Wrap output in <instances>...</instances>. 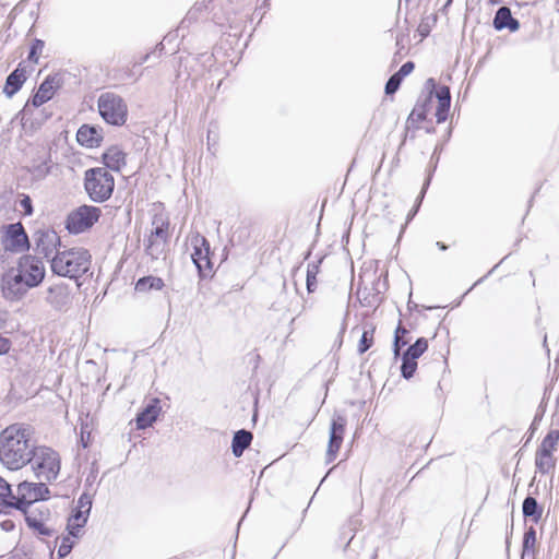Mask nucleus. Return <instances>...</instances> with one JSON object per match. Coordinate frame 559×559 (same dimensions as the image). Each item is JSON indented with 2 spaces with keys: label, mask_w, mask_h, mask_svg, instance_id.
Listing matches in <instances>:
<instances>
[{
  "label": "nucleus",
  "mask_w": 559,
  "mask_h": 559,
  "mask_svg": "<svg viewBox=\"0 0 559 559\" xmlns=\"http://www.w3.org/2000/svg\"><path fill=\"white\" fill-rule=\"evenodd\" d=\"M33 429L25 424H13L0 433V462L10 471H19L29 464L36 441Z\"/></svg>",
  "instance_id": "obj_1"
},
{
  "label": "nucleus",
  "mask_w": 559,
  "mask_h": 559,
  "mask_svg": "<svg viewBox=\"0 0 559 559\" xmlns=\"http://www.w3.org/2000/svg\"><path fill=\"white\" fill-rule=\"evenodd\" d=\"M91 254L84 248H71L57 252L51 259V271L69 278H79L85 274L91 266Z\"/></svg>",
  "instance_id": "obj_2"
},
{
  "label": "nucleus",
  "mask_w": 559,
  "mask_h": 559,
  "mask_svg": "<svg viewBox=\"0 0 559 559\" xmlns=\"http://www.w3.org/2000/svg\"><path fill=\"white\" fill-rule=\"evenodd\" d=\"M84 189L93 202L103 203L112 195L114 176L104 167L90 168L84 173Z\"/></svg>",
  "instance_id": "obj_3"
},
{
  "label": "nucleus",
  "mask_w": 559,
  "mask_h": 559,
  "mask_svg": "<svg viewBox=\"0 0 559 559\" xmlns=\"http://www.w3.org/2000/svg\"><path fill=\"white\" fill-rule=\"evenodd\" d=\"M32 456L29 464L38 479L51 483L58 478L61 461L57 451L46 445L36 444Z\"/></svg>",
  "instance_id": "obj_4"
},
{
  "label": "nucleus",
  "mask_w": 559,
  "mask_h": 559,
  "mask_svg": "<svg viewBox=\"0 0 559 559\" xmlns=\"http://www.w3.org/2000/svg\"><path fill=\"white\" fill-rule=\"evenodd\" d=\"M50 490L44 483L22 481L19 484L16 495L12 493L5 499V507H11L22 511L31 504L45 501L49 497Z\"/></svg>",
  "instance_id": "obj_5"
},
{
  "label": "nucleus",
  "mask_w": 559,
  "mask_h": 559,
  "mask_svg": "<svg viewBox=\"0 0 559 559\" xmlns=\"http://www.w3.org/2000/svg\"><path fill=\"white\" fill-rule=\"evenodd\" d=\"M98 110L103 119L114 126H121L127 120V105L114 93H104L98 99Z\"/></svg>",
  "instance_id": "obj_6"
},
{
  "label": "nucleus",
  "mask_w": 559,
  "mask_h": 559,
  "mask_svg": "<svg viewBox=\"0 0 559 559\" xmlns=\"http://www.w3.org/2000/svg\"><path fill=\"white\" fill-rule=\"evenodd\" d=\"M102 210L93 205H81L69 213L66 228L70 234H81L90 229L100 217Z\"/></svg>",
  "instance_id": "obj_7"
},
{
  "label": "nucleus",
  "mask_w": 559,
  "mask_h": 559,
  "mask_svg": "<svg viewBox=\"0 0 559 559\" xmlns=\"http://www.w3.org/2000/svg\"><path fill=\"white\" fill-rule=\"evenodd\" d=\"M15 269L21 273L26 286L31 288L37 287L45 278V265L43 261L35 255H22Z\"/></svg>",
  "instance_id": "obj_8"
},
{
  "label": "nucleus",
  "mask_w": 559,
  "mask_h": 559,
  "mask_svg": "<svg viewBox=\"0 0 559 559\" xmlns=\"http://www.w3.org/2000/svg\"><path fill=\"white\" fill-rule=\"evenodd\" d=\"M31 287L26 286L24 278L15 267H12L2 275L1 292L2 296L9 301L22 299Z\"/></svg>",
  "instance_id": "obj_9"
},
{
  "label": "nucleus",
  "mask_w": 559,
  "mask_h": 559,
  "mask_svg": "<svg viewBox=\"0 0 559 559\" xmlns=\"http://www.w3.org/2000/svg\"><path fill=\"white\" fill-rule=\"evenodd\" d=\"M191 243L193 246L191 259L197 266L200 276L206 277L213 270L210 259V243L207 239L200 234H195L191 237Z\"/></svg>",
  "instance_id": "obj_10"
},
{
  "label": "nucleus",
  "mask_w": 559,
  "mask_h": 559,
  "mask_svg": "<svg viewBox=\"0 0 559 559\" xmlns=\"http://www.w3.org/2000/svg\"><path fill=\"white\" fill-rule=\"evenodd\" d=\"M34 250L37 254L51 262L52 257L60 252V237L53 229H37L34 235Z\"/></svg>",
  "instance_id": "obj_11"
},
{
  "label": "nucleus",
  "mask_w": 559,
  "mask_h": 559,
  "mask_svg": "<svg viewBox=\"0 0 559 559\" xmlns=\"http://www.w3.org/2000/svg\"><path fill=\"white\" fill-rule=\"evenodd\" d=\"M2 245L7 251L16 253L29 249V240L21 223L9 224L5 226Z\"/></svg>",
  "instance_id": "obj_12"
},
{
  "label": "nucleus",
  "mask_w": 559,
  "mask_h": 559,
  "mask_svg": "<svg viewBox=\"0 0 559 559\" xmlns=\"http://www.w3.org/2000/svg\"><path fill=\"white\" fill-rule=\"evenodd\" d=\"M72 293L68 285L56 284L47 289L46 302L56 311L67 312L72 306Z\"/></svg>",
  "instance_id": "obj_13"
},
{
  "label": "nucleus",
  "mask_w": 559,
  "mask_h": 559,
  "mask_svg": "<svg viewBox=\"0 0 559 559\" xmlns=\"http://www.w3.org/2000/svg\"><path fill=\"white\" fill-rule=\"evenodd\" d=\"M346 423V418L343 415H336L332 419L330 427L329 444L326 450L328 463H331L336 457V454L343 442Z\"/></svg>",
  "instance_id": "obj_14"
},
{
  "label": "nucleus",
  "mask_w": 559,
  "mask_h": 559,
  "mask_svg": "<svg viewBox=\"0 0 559 559\" xmlns=\"http://www.w3.org/2000/svg\"><path fill=\"white\" fill-rule=\"evenodd\" d=\"M59 86V80L57 76L48 75L39 85L37 92L31 99V104L34 107H39L43 104L50 100L55 94L56 88Z\"/></svg>",
  "instance_id": "obj_15"
},
{
  "label": "nucleus",
  "mask_w": 559,
  "mask_h": 559,
  "mask_svg": "<svg viewBox=\"0 0 559 559\" xmlns=\"http://www.w3.org/2000/svg\"><path fill=\"white\" fill-rule=\"evenodd\" d=\"M26 520V524H45L51 521V512L45 501L31 504L21 511Z\"/></svg>",
  "instance_id": "obj_16"
},
{
  "label": "nucleus",
  "mask_w": 559,
  "mask_h": 559,
  "mask_svg": "<svg viewBox=\"0 0 559 559\" xmlns=\"http://www.w3.org/2000/svg\"><path fill=\"white\" fill-rule=\"evenodd\" d=\"M126 153L117 145L110 146L103 154L104 168L120 171L127 164Z\"/></svg>",
  "instance_id": "obj_17"
},
{
  "label": "nucleus",
  "mask_w": 559,
  "mask_h": 559,
  "mask_svg": "<svg viewBox=\"0 0 559 559\" xmlns=\"http://www.w3.org/2000/svg\"><path fill=\"white\" fill-rule=\"evenodd\" d=\"M76 140L81 145L92 148L100 144L103 135L97 128L88 124H83L78 130Z\"/></svg>",
  "instance_id": "obj_18"
},
{
  "label": "nucleus",
  "mask_w": 559,
  "mask_h": 559,
  "mask_svg": "<svg viewBox=\"0 0 559 559\" xmlns=\"http://www.w3.org/2000/svg\"><path fill=\"white\" fill-rule=\"evenodd\" d=\"M493 26L497 31L509 28L511 32H515L520 28V22L512 16L508 7H501L493 17Z\"/></svg>",
  "instance_id": "obj_19"
},
{
  "label": "nucleus",
  "mask_w": 559,
  "mask_h": 559,
  "mask_svg": "<svg viewBox=\"0 0 559 559\" xmlns=\"http://www.w3.org/2000/svg\"><path fill=\"white\" fill-rule=\"evenodd\" d=\"M26 81V71L21 68V64L11 72L5 81V86L3 88L4 94L8 97H12L15 93H17Z\"/></svg>",
  "instance_id": "obj_20"
},
{
  "label": "nucleus",
  "mask_w": 559,
  "mask_h": 559,
  "mask_svg": "<svg viewBox=\"0 0 559 559\" xmlns=\"http://www.w3.org/2000/svg\"><path fill=\"white\" fill-rule=\"evenodd\" d=\"M160 407L158 406V400H153L141 413L136 416V427L139 429H145L157 419Z\"/></svg>",
  "instance_id": "obj_21"
},
{
  "label": "nucleus",
  "mask_w": 559,
  "mask_h": 559,
  "mask_svg": "<svg viewBox=\"0 0 559 559\" xmlns=\"http://www.w3.org/2000/svg\"><path fill=\"white\" fill-rule=\"evenodd\" d=\"M252 437V433L245 429L235 432L231 441V450L236 457H240L245 450L249 448Z\"/></svg>",
  "instance_id": "obj_22"
},
{
  "label": "nucleus",
  "mask_w": 559,
  "mask_h": 559,
  "mask_svg": "<svg viewBox=\"0 0 559 559\" xmlns=\"http://www.w3.org/2000/svg\"><path fill=\"white\" fill-rule=\"evenodd\" d=\"M91 508H92V500H91L90 496H87L85 493L82 495L79 498L76 506L73 509V511L69 518V522L71 520H74V521H82L83 524H85L87 521V516L90 514Z\"/></svg>",
  "instance_id": "obj_23"
},
{
  "label": "nucleus",
  "mask_w": 559,
  "mask_h": 559,
  "mask_svg": "<svg viewBox=\"0 0 559 559\" xmlns=\"http://www.w3.org/2000/svg\"><path fill=\"white\" fill-rule=\"evenodd\" d=\"M523 515L531 522L537 523L543 514V509L533 497H526L522 504Z\"/></svg>",
  "instance_id": "obj_24"
},
{
  "label": "nucleus",
  "mask_w": 559,
  "mask_h": 559,
  "mask_svg": "<svg viewBox=\"0 0 559 559\" xmlns=\"http://www.w3.org/2000/svg\"><path fill=\"white\" fill-rule=\"evenodd\" d=\"M164 281L156 276H144L138 280L135 290L146 293L151 289L160 290L164 287Z\"/></svg>",
  "instance_id": "obj_25"
},
{
  "label": "nucleus",
  "mask_w": 559,
  "mask_h": 559,
  "mask_svg": "<svg viewBox=\"0 0 559 559\" xmlns=\"http://www.w3.org/2000/svg\"><path fill=\"white\" fill-rule=\"evenodd\" d=\"M558 443H559V430L551 429L548 431V433L543 439L537 451L554 455V452L557 450Z\"/></svg>",
  "instance_id": "obj_26"
},
{
  "label": "nucleus",
  "mask_w": 559,
  "mask_h": 559,
  "mask_svg": "<svg viewBox=\"0 0 559 559\" xmlns=\"http://www.w3.org/2000/svg\"><path fill=\"white\" fill-rule=\"evenodd\" d=\"M536 532L533 526L524 533L523 543H522V557L532 556L534 557L536 554Z\"/></svg>",
  "instance_id": "obj_27"
},
{
  "label": "nucleus",
  "mask_w": 559,
  "mask_h": 559,
  "mask_svg": "<svg viewBox=\"0 0 559 559\" xmlns=\"http://www.w3.org/2000/svg\"><path fill=\"white\" fill-rule=\"evenodd\" d=\"M555 464L556 460L552 454L536 451L535 466L540 474H548L555 467Z\"/></svg>",
  "instance_id": "obj_28"
},
{
  "label": "nucleus",
  "mask_w": 559,
  "mask_h": 559,
  "mask_svg": "<svg viewBox=\"0 0 559 559\" xmlns=\"http://www.w3.org/2000/svg\"><path fill=\"white\" fill-rule=\"evenodd\" d=\"M431 102H432V92H430V94L428 96H426V98L424 99L423 103L418 102L415 105L414 109L412 110V112L408 117V120L416 121V122L424 121L427 116L428 106Z\"/></svg>",
  "instance_id": "obj_29"
},
{
  "label": "nucleus",
  "mask_w": 559,
  "mask_h": 559,
  "mask_svg": "<svg viewBox=\"0 0 559 559\" xmlns=\"http://www.w3.org/2000/svg\"><path fill=\"white\" fill-rule=\"evenodd\" d=\"M322 259H319L317 262L308 263L307 265V290L308 293H313L317 288V275L320 272V264Z\"/></svg>",
  "instance_id": "obj_30"
},
{
  "label": "nucleus",
  "mask_w": 559,
  "mask_h": 559,
  "mask_svg": "<svg viewBox=\"0 0 559 559\" xmlns=\"http://www.w3.org/2000/svg\"><path fill=\"white\" fill-rule=\"evenodd\" d=\"M428 348V341L425 337H419L416 342L411 345L403 355L408 358L416 359L419 358Z\"/></svg>",
  "instance_id": "obj_31"
},
{
  "label": "nucleus",
  "mask_w": 559,
  "mask_h": 559,
  "mask_svg": "<svg viewBox=\"0 0 559 559\" xmlns=\"http://www.w3.org/2000/svg\"><path fill=\"white\" fill-rule=\"evenodd\" d=\"M406 334H408V331L400 323L395 330L393 342V353L395 358L400 356L401 348L408 343V341L405 338Z\"/></svg>",
  "instance_id": "obj_32"
},
{
  "label": "nucleus",
  "mask_w": 559,
  "mask_h": 559,
  "mask_svg": "<svg viewBox=\"0 0 559 559\" xmlns=\"http://www.w3.org/2000/svg\"><path fill=\"white\" fill-rule=\"evenodd\" d=\"M374 330L376 328L373 325H370L369 329L364 330L358 344V353L360 355L366 353L372 346Z\"/></svg>",
  "instance_id": "obj_33"
},
{
  "label": "nucleus",
  "mask_w": 559,
  "mask_h": 559,
  "mask_svg": "<svg viewBox=\"0 0 559 559\" xmlns=\"http://www.w3.org/2000/svg\"><path fill=\"white\" fill-rule=\"evenodd\" d=\"M165 245L166 242L160 239L148 238L145 251L152 259H158V257L164 252Z\"/></svg>",
  "instance_id": "obj_34"
},
{
  "label": "nucleus",
  "mask_w": 559,
  "mask_h": 559,
  "mask_svg": "<svg viewBox=\"0 0 559 559\" xmlns=\"http://www.w3.org/2000/svg\"><path fill=\"white\" fill-rule=\"evenodd\" d=\"M417 369V361L416 359L408 358L407 356H402V366H401V373L402 377L405 379H411L415 371Z\"/></svg>",
  "instance_id": "obj_35"
},
{
  "label": "nucleus",
  "mask_w": 559,
  "mask_h": 559,
  "mask_svg": "<svg viewBox=\"0 0 559 559\" xmlns=\"http://www.w3.org/2000/svg\"><path fill=\"white\" fill-rule=\"evenodd\" d=\"M50 159H44L38 164H33L31 173L35 179H44L50 173Z\"/></svg>",
  "instance_id": "obj_36"
},
{
  "label": "nucleus",
  "mask_w": 559,
  "mask_h": 559,
  "mask_svg": "<svg viewBox=\"0 0 559 559\" xmlns=\"http://www.w3.org/2000/svg\"><path fill=\"white\" fill-rule=\"evenodd\" d=\"M83 527L84 526H67L68 534L61 537L60 544H72L73 546L74 539L81 536Z\"/></svg>",
  "instance_id": "obj_37"
},
{
  "label": "nucleus",
  "mask_w": 559,
  "mask_h": 559,
  "mask_svg": "<svg viewBox=\"0 0 559 559\" xmlns=\"http://www.w3.org/2000/svg\"><path fill=\"white\" fill-rule=\"evenodd\" d=\"M168 226L167 222H162L160 225L156 226L155 229L151 233L150 239H160L163 241H167L168 238Z\"/></svg>",
  "instance_id": "obj_38"
},
{
  "label": "nucleus",
  "mask_w": 559,
  "mask_h": 559,
  "mask_svg": "<svg viewBox=\"0 0 559 559\" xmlns=\"http://www.w3.org/2000/svg\"><path fill=\"white\" fill-rule=\"evenodd\" d=\"M402 81L395 73L391 75L384 87L385 94L393 95L400 88Z\"/></svg>",
  "instance_id": "obj_39"
},
{
  "label": "nucleus",
  "mask_w": 559,
  "mask_h": 559,
  "mask_svg": "<svg viewBox=\"0 0 559 559\" xmlns=\"http://www.w3.org/2000/svg\"><path fill=\"white\" fill-rule=\"evenodd\" d=\"M449 110L450 104L448 105V103L438 102V106L436 109V118L438 123H442L447 120Z\"/></svg>",
  "instance_id": "obj_40"
},
{
  "label": "nucleus",
  "mask_w": 559,
  "mask_h": 559,
  "mask_svg": "<svg viewBox=\"0 0 559 559\" xmlns=\"http://www.w3.org/2000/svg\"><path fill=\"white\" fill-rule=\"evenodd\" d=\"M45 44L40 39H35L32 44L29 53H28V60L37 62L38 61V53L43 51Z\"/></svg>",
  "instance_id": "obj_41"
},
{
  "label": "nucleus",
  "mask_w": 559,
  "mask_h": 559,
  "mask_svg": "<svg viewBox=\"0 0 559 559\" xmlns=\"http://www.w3.org/2000/svg\"><path fill=\"white\" fill-rule=\"evenodd\" d=\"M436 97L438 102L448 103V105L451 104L450 88L445 85L440 86L436 92Z\"/></svg>",
  "instance_id": "obj_42"
},
{
  "label": "nucleus",
  "mask_w": 559,
  "mask_h": 559,
  "mask_svg": "<svg viewBox=\"0 0 559 559\" xmlns=\"http://www.w3.org/2000/svg\"><path fill=\"white\" fill-rule=\"evenodd\" d=\"M10 484L0 477V501L3 506L5 504V499L10 496Z\"/></svg>",
  "instance_id": "obj_43"
},
{
  "label": "nucleus",
  "mask_w": 559,
  "mask_h": 559,
  "mask_svg": "<svg viewBox=\"0 0 559 559\" xmlns=\"http://www.w3.org/2000/svg\"><path fill=\"white\" fill-rule=\"evenodd\" d=\"M415 68V64L413 61H407L405 62L397 72H395V74L401 78L402 80L408 75L409 73H412V71L414 70Z\"/></svg>",
  "instance_id": "obj_44"
},
{
  "label": "nucleus",
  "mask_w": 559,
  "mask_h": 559,
  "mask_svg": "<svg viewBox=\"0 0 559 559\" xmlns=\"http://www.w3.org/2000/svg\"><path fill=\"white\" fill-rule=\"evenodd\" d=\"M20 206L23 209L25 215L33 214L32 199L28 195H23V198L20 201Z\"/></svg>",
  "instance_id": "obj_45"
},
{
  "label": "nucleus",
  "mask_w": 559,
  "mask_h": 559,
  "mask_svg": "<svg viewBox=\"0 0 559 559\" xmlns=\"http://www.w3.org/2000/svg\"><path fill=\"white\" fill-rule=\"evenodd\" d=\"M11 348V342L9 338L0 335V355L7 354Z\"/></svg>",
  "instance_id": "obj_46"
},
{
  "label": "nucleus",
  "mask_w": 559,
  "mask_h": 559,
  "mask_svg": "<svg viewBox=\"0 0 559 559\" xmlns=\"http://www.w3.org/2000/svg\"><path fill=\"white\" fill-rule=\"evenodd\" d=\"M72 550V544H60L58 548L59 558L67 557Z\"/></svg>",
  "instance_id": "obj_47"
},
{
  "label": "nucleus",
  "mask_w": 559,
  "mask_h": 559,
  "mask_svg": "<svg viewBox=\"0 0 559 559\" xmlns=\"http://www.w3.org/2000/svg\"><path fill=\"white\" fill-rule=\"evenodd\" d=\"M467 536H468V533L467 532H463L462 526H459V533H457V539L455 542V546L456 547L463 546V544L467 539Z\"/></svg>",
  "instance_id": "obj_48"
},
{
  "label": "nucleus",
  "mask_w": 559,
  "mask_h": 559,
  "mask_svg": "<svg viewBox=\"0 0 559 559\" xmlns=\"http://www.w3.org/2000/svg\"><path fill=\"white\" fill-rule=\"evenodd\" d=\"M33 528L37 530V532L40 534V535H50L51 534V528L50 526H32Z\"/></svg>",
  "instance_id": "obj_49"
},
{
  "label": "nucleus",
  "mask_w": 559,
  "mask_h": 559,
  "mask_svg": "<svg viewBox=\"0 0 559 559\" xmlns=\"http://www.w3.org/2000/svg\"><path fill=\"white\" fill-rule=\"evenodd\" d=\"M428 183H429V180H427V181H426V183L424 185V187H423V189H421V192H420V195L418 197V203H417V205L415 206L414 212H413V214H412V215H414V214L417 212L418 206H419V204H420V202H421V199L424 198V194H425V192H426V187L428 186Z\"/></svg>",
  "instance_id": "obj_50"
},
{
  "label": "nucleus",
  "mask_w": 559,
  "mask_h": 559,
  "mask_svg": "<svg viewBox=\"0 0 559 559\" xmlns=\"http://www.w3.org/2000/svg\"><path fill=\"white\" fill-rule=\"evenodd\" d=\"M418 32L423 37H426L429 34V26L427 24L421 23L418 26Z\"/></svg>",
  "instance_id": "obj_51"
},
{
  "label": "nucleus",
  "mask_w": 559,
  "mask_h": 559,
  "mask_svg": "<svg viewBox=\"0 0 559 559\" xmlns=\"http://www.w3.org/2000/svg\"><path fill=\"white\" fill-rule=\"evenodd\" d=\"M437 247L440 249V250H447L448 249V246L444 245L443 242L441 241H438L437 243Z\"/></svg>",
  "instance_id": "obj_52"
},
{
  "label": "nucleus",
  "mask_w": 559,
  "mask_h": 559,
  "mask_svg": "<svg viewBox=\"0 0 559 559\" xmlns=\"http://www.w3.org/2000/svg\"><path fill=\"white\" fill-rule=\"evenodd\" d=\"M28 111V103L24 106L23 110H22V115H23V118L25 117V115L27 114Z\"/></svg>",
  "instance_id": "obj_53"
},
{
  "label": "nucleus",
  "mask_w": 559,
  "mask_h": 559,
  "mask_svg": "<svg viewBox=\"0 0 559 559\" xmlns=\"http://www.w3.org/2000/svg\"><path fill=\"white\" fill-rule=\"evenodd\" d=\"M148 58H150V55H148V53H146L145 56H143V57H142V59H141L140 63L145 62Z\"/></svg>",
  "instance_id": "obj_54"
},
{
  "label": "nucleus",
  "mask_w": 559,
  "mask_h": 559,
  "mask_svg": "<svg viewBox=\"0 0 559 559\" xmlns=\"http://www.w3.org/2000/svg\"><path fill=\"white\" fill-rule=\"evenodd\" d=\"M211 135H212V131L210 130V131L207 132V144H209V145H210V141H211V140H213V136H211Z\"/></svg>",
  "instance_id": "obj_55"
},
{
  "label": "nucleus",
  "mask_w": 559,
  "mask_h": 559,
  "mask_svg": "<svg viewBox=\"0 0 559 559\" xmlns=\"http://www.w3.org/2000/svg\"><path fill=\"white\" fill-rule=\"evenodd\" d=\"M5 532H9L14 528V526L8 525V526H1Z\"/></svg>",
  "instance_id": "obj_56"
},
{
  "label": "nucleus",
  "mask_w": 559,
  "mask_h": 559,
  "mask_svg": "<svg viewBox=\"0 0 559 559\" xmlns=\"http://www.w3.org/2000/svg\"><path fill=\"white\" fill-rule=\"evenodd\" d=\"M427 84H429L432 87H435V80L433 79H428Z\"/></svg>",
  "instance_id": "obj_57"
},
{
  "label": "nucleus",
  "mask_w": 559,
  "mask_h": 559,
  "mask_svg": "<svg viewBox=\"0 0 559 559\" xmlns=\"http://www.w3.org/2000/svg\"><path fill=\"white\" fill-rule=\"evenodd\" d=\"M8 559H23V558L19 555H12Z\"/></svg>",
  "instance_id": "obj_58"
},
{
  "label": "nucleus",
  "mask_w": 559,
  "mask_h": 559,
  "mask_svg": "<svg viewBox=\"0 0 559 559\" xmlns=\"http://www.w3.org/2000/svg\"><path fill=\"white\" fill-rule=\"evenodd\" d=\"M1 524L7 525V524H13V523H12V521L7 520V521H3Z\"/></svg>",
  "instance_id": "obj_59"
},
{
  "label": "nucleus",
  "mask_w": 559,
  "mask_h": 559,
  "mask_svg": "<svg viewBox=\"0 0 559 559\" xmlns=\"http://www.w3.org/2000/svg\"><path fill=\"white\" fill-rule=\"evenodd\" d=\"M240 525H237L236 534H238Z\"/></svg>",
  "instance_id": "obj_60"
}]
</instances>
